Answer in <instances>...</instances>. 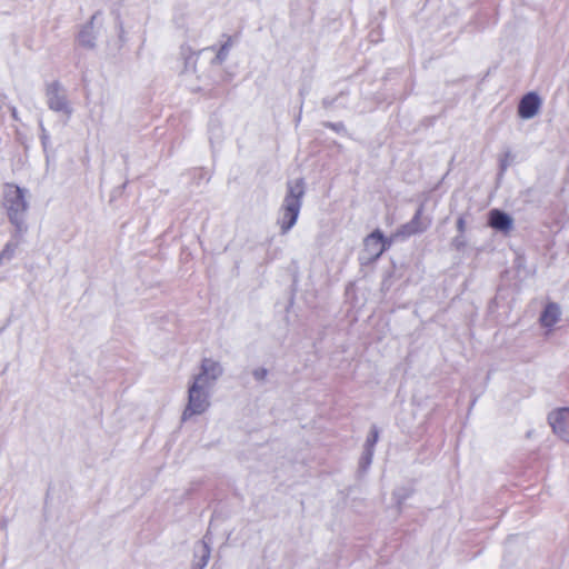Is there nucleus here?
<instances>
[{"mask_svg":"<svg viewBox=\"0 0 569 569\" xmlns=\"http://www.w3.org/2000/svg\"><path fill=\"white\" fill-rule=\"evenodd\" d=\"M28 190L13 183L3 187V208L9 221L14 226L18 237H23L28 230L26 214L29 209Z\"/></svg>","mask_w":569,"mask_h":569,"instance_id":"obj_1","label":"nucleus"},{"mask_svg":"<svg viewBox=\"0 0 569 569\" xmlns=\"http://www.w3.org/2000/svg\"><path fill=\"white\" fill-rule=\"evenodd\" d=\"M303 179L287 182V192L279 209L278 224L282 234L289 232L297 223L305 197Z\"/></svg>","mask_w":569,"mask_h":569,"instance_id":"obj_2","label":"nucleus"},{"mask_svg":"<svg viewBox=\"0 0 569 569\" xmlns=\"http://www.w3.org/2000/svg\"><path fill=\"white\" fill-rule=\"evenodd\" d=\"M211 388L191 381L188 388V403L182 412V421H187L192 416L204 413L210 407Z\"/></svg>","mask_w":569,"mask_h":569,"instance_id":"obj_3","label":"nucleus"},{"mask_svg":"<svg viewBox=\"0 0 569 569\" xmlns=\"http://www.w3.org/2000/svg\"><path fill=\"white\" fill-rule=\"evenodd\" d=\"M397 238L393 234L390 238L383 237L379 229L368 234L363 240V250L360 256L362 263H371L391 247Z\"/></svg>","mask_w":569,"mask_h":569,"instance_id":"obj_4","label":"nucleus"},{"mask_svg":"<svg viewBox=\"0 0 569 569\" xmlns=\"http://www.w3.org/2000/svg\"><path fill=\"white\" fill-rule=\"evenodd\" d=\"M47 103L50 110L62 113L68 118L72 113V108L67 99V94L57 81L51 82L47 86Z\"/></svg>","mask_w":569,"mask_h":569,"instance_id":"obj_5","label":"nucleus"},{"mask_svg":"<svg viewBox=\"0 0 569 569\" xmlns=\"http://www.w3.org/2000/svg\"><path fill=\"white\" fill-rule=\"evenodd\" d=\"M425 210V204H420L413 214L412 219L402 224L395 233L393 237L399 239L409 238L413 234L422 233L431 226L430 217H422Z\"/></svg>","mask_w":569,"mask_h":569,"instance_id":"obj_6","label":"nucleus"},{"mask_svg":"<svg viewBox=\"0 0 569 569\" xmlns=\"http://www.w3.org/2000/svg\"><path fill=\"white\" fill-rule=\"evenodd\" d=\"M222 373L223 368L219 361L212 358H203L201 361L200 371L193 377L192 380L212 389Z\"/></svg>","mask_w":569,"mask_h":569,"instance_id":"obj_7","label":"nucleus"},{"mask_svg":"<svg viewBox=\"0 0 569 569\" xmlns=\"http://www.w3.org/2000/svg\"><path fill=\"white\" fill-rule=\"evenodd\" d=\"M549 425L555 435L569 443V408H559L548 416Z\"/></svg>","mask_w":569,"mask_h":569,"instance_id":"obj_8","label":"nucleus"},{"mask_svg":"<svg viewBox=\"0 0 569 569\" xmlns=\"http://www.w3.org/2000/svg\"><path fill=\"white\" fill-rule=\"evenodd\" d=\"M541 107V99L536 92L525 94L518 104V114L522 119L533 118Z\"/></svg>","mask_w":569,"mask_h":569,"instance_id":"obj_9","label":"nucleus"},{"mask_svg":"<svg viewBox=\"0 0 569 569\" xmlns=\"http://www.w3.org/2000/svg\"><path fill=\"white\" fill-rule=\"evenodd\" d=\"M489 226L498 231L509 232L512 229L513 221L509 214L493 209L489 213Z\"/></svg>","mask_w":569,"mask_h":569,"instance_id":"obj_10","label":"nucleus"},{"mask_svg":"<svg viewBox=\"0 0 569 569\" xmlns=\"http://www.w3.org/2000/svg\"><path fill=\"white\" fill-rule=\"evenodd\" d=\"M211 549L207 536L194 546L192 569H203L210 559Z\"/></svg>","mask_w":569,"mask_h":569,"instance_id":"obj_11","label":"nucleus"},{"mask_svg":"<svg viewBox=\"0 0 569 569\" xmlns=\"http://www.w3.org/2000/svg\"><path fill=\"white\" fill-rule=\"evenodd\" d=\"M561 315L557 303H548L540 316V322L546 328H552L559 320Z\"/></svg>","mask_w":569,"mask_h":569,"instance_id":"obj_12","label":"nucleus"},{"mask_svg":"<svg viewBox=\"0 0 569 569\" xmlns=\"http://www.w3.org/2000/svg\"><path fill=\"white\" fill-rule=\"evenodd\" d=\"M98 14L99 13L93 14L91 17L90 21L86 26L82 27V29L80 30V32L78 34V41L83 47H87V48L94 47L96 37L93 34V23H94L96 19L98 18Z\"/></svg>","mask_w":569,"mask_h":569,"instance_id":"obj_13","label":"nucleus"},{"mask_svg":"<svg viewBox=\"0 0 569 569\" xmlns=\"http://www.w3.org/2000/svg\"><path fill=\"white\" fill-rule=\"evenodd\" d=\"M13 237L17 238V240L9 241L4 246V248L1 250V252H0V263H3L6 261H10L14 257L16 250L18 249L19 243H20V239L22 237H18L16 232H14Z\"/></svg>","mask_w":569,"mask_h":569,"instance_id":"obj_14","label":"nucleus"},{"mask_svg":"<svg viewBox=\"0 0 569 569\" xmlns=\"http://www.w3.org/2000/svg\"><path fill=\"white\" fill-rule=\"evenodd\" d=\"M231 47L230 40H228L226 43H223L219 50L217 51L214 58L212 59V64H221L228 57L229 50Z\"/></svg>","mask_w":569,"mask_h":569,"instance_id":"obj_15","label":"nucleus"},{"mask_svg":"<svg viewBox=\"0 0 569 569\" xmlns=\"http://www.w3.org/2000/svg\"><path fill=\"white\" fill-rule=\"evenodd\" d=\"M378 439H379V431H378L377 427L373 426L370 430V433L367 437V440L365 443V449H371L375 451V446L378 442Z\"/></svg>","mask_w":569,"mask_h":569,"instance_id":"obj_16","label":"nucleus"},{"mask_svg":"<svg viewBox=\"0 0 569 569\" xmlns=\"http://www.w3.org/2000/svg\"><path fill=\"white\" fill-rule=\"evenodd\" d=\"M183 54L186 56L184 57V60H186L184 61V71L186 72H188V71L194 72L198 53L190 52L189 54H186V51L183 50Z\"/></svg>","mask_w":569,"mask_h":569,"instance_id":"obj_17","label":"nucleus"},{"mask_svg":"<svg viewBox=\"0 0 569 569\" xmlns=\"http://www.w3.org/2000/svg\"><path fill=\"white\" fill-rule=\"evenodd\" d=\"M373 450L371 449H363L362 456L360 458V468L366 470L369 468V466L372 462L373 458Z\"/></svg>","mask_w":569,"mask_h":569,"instance_id":"obj_18","label":"nucleus"},{"mask_svg":"<svg viewBox=\"0 0 569 569\" xmlns=\"http://www.w3.org/2000/svg\"><path fill=\"white\" fill-rule=\"evenodd\" d=\"M39 127L41 130V134H40L41 143H42L43 148L46 149L47 146L49 144L50 137H49V133H48L47 129L44 128L42 121H40Z\"/></svg>","mask_w":569,"mask_h":569,"instance_id":"obj_19","label":"nucleus"},{"mask_svg":"<svg viewBox=\"0 0 569 569\" xmlns=\"http://www.w3.org/2000/svg\"><path fill=\"white\" fill-rule=\"evenodd\" d=\"M268 375V370L266 368H257L252 371V376L254 377L256 380L258 381H262L266 379Z\"/></svg>","mask_w":569,"mask_h":569,"instance_id":"obj_20","label":"nucleus"},{"mask_svg":"<svg viewBox=\"0 0 569 569\" xmlns=\"http://www.w3.org/2000/svg\"><path fill=\"white\" fill-rule=\"evenodd\" d=\"M457 229L459 230V232H465V229H466V221H465V218L461 216L458 218L457 220Z\"/></svg>","mask_w":569,"mask_h":569,"instance_id":"obj_21","label":"nucleus"},{"mask_svg":"<svg viewBox=\"0 0 569 569\" xmlns=\"http://www.w3.org/2000/svg\"><path fill=\"white\" fill-rule=\"evenodd\" d=\"M327 127L331 128L332 130H335L337 132H340V131L345 130V126L341 122H339V123H327Z\"/></svg>","mask_w":569,"mask_h":569,"instance_id":"obj_22","label":"nucleus"},{"mask_svg":"<svg viewBox=\"0 0 569 569\" xmlns=\"http://www.w3.org/2000/svg\"><path fill=\"white\" fill-rule=\"evenodd\" d=\"M11 113H12V117H13L16 120H19V118H18V111H17V109H16L14 107H12V109H11Z\"/></svg>","mask_w":569,"mask_h":569,"instance_id":"obj_23","label":"nucleus"},{"mask_svg":"<svg viewBox=\"0 0 569 569\" xmlns=\"http://www.w3.org/2000/svg\"><path fill=\"white\" fill-rule=\"evenodd\" d=\"M211 136H213V130L211 129ZM210 140H213V137H210Z\"/></svg>","mask_w":569,"mask_h":569,"instance_id":"obj_24","label":"nucleus"},{"mask_svg":"<svg viewBox=\"0 0 569 569\" xmlns=\"http://www.w3.org/2000/svg\"><path fill=\"white\" fill-rule=\"evenodd\" d=\"M1 525H2L3 528H6V526H7L6 521H2Z\"/></svg>","mask_w":569,"mask_h":569,"instance_id":"obj_25","label":"nucleus"}]
</instances>
